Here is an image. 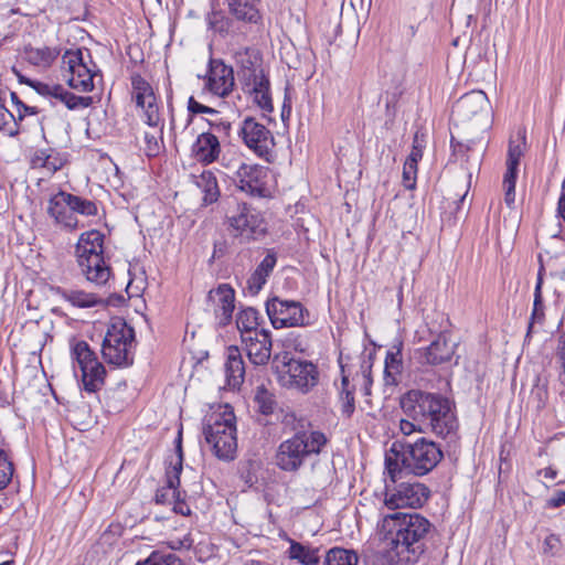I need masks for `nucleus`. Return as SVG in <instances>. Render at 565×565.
Returning <instances> with one entry per match:
<instances>
[{"label": "nucleus", "instance_id": "f3484780", "mask_svg": "<svg viewBox=\"0 0 565 565\" xmlns=\"http://www.w3.org/2000/svg\"><path fill=\"white\" fill-rule=\"evenodd\" d=\"M456 351V343L450 342L449 332L440 331L436 339L425 348L416 351V356L422 364L439 365L449 362Z\"/></svg>", "mask_w": 565, "mask_h": 565}, {"label": "nucleus", "instance_id": "4468645a", "mask_svg": "<svg viewBox=\"0 0 565 565\" xmlns=\"http://www.w3.org/2000/svg\"><path fill=\"white\" fill-rule=\"evenodd\" d=\"M429 490L420 482H401L385 493L384 503L388 509L419 508L428 499Z\"/></svg>", "mask_w": 565, "mask_h": 565}, {"label": "nucleus", "instance_id": "79ce46f5", "mask_svg": "<svg viewBox=\"0 0 565 565\" xmlns=\"http://www.w3.org/2000/svg\"><path fill=\"white\" fill-rule=\"evenodd\" d=\"M136 565H183L182 561L173 553L153 551L146 559Z\"/></svg>", "mask_w": 565, "mask_h": 565}, {"label": "nucleus", "instance_id": "a18cd8bd", "mask_svg": "<svg viewBox=\"0 0 565 565\" xmlns=\"http://www.w3.org/2000/svg\"><path fill=\"white\" fill-rule=\"evenodd\" d=\"M14 466L8 454L0 448V492L3 491L12 480Z\"/></svg>", "mask_w": 565, "mask_h": 565}, {"label": "nucleus", "instance_id": "9b49d317", "mask_svg": "<svg viewBox=\"0 0 565 565\" xmlns=\"http://www.w3.org/2000/svg\"><path fill=\"white\" fill-rule=\"evenodd\" d=\"M266 312L275 329L302 327L306 324L308 310L295 300L273 297L266 301Z\"/></svg>", "mask_w": 565, "mask_h": 565}, {"label": "nucleus", "instance_id": "f257e3e1", "mask_svg": "<svg viewBox=\"0 0 565 565\" xmlns=\"http://www.w3.org/2000/svg\"><path fill=\"white\" fill-rule=\"evenodd\" d=\"M380 527L386 542L384 555L391 562L408 565L425 553L433 524L417 512H394L383 516Z\"/></svg>", "mask_w": 565, "mask_h": 565}, {"label": "nucleus", "instance_id": "b1692460", "mask_svg": "<svg viewBox=\"0 0 565 565\" xmlns=\"http://www.w3.org/2000/svg\"><path fill=\"white\" fill-rule=\"evenodd\" d=\"M47 212L57 224L70 230L77 227L78 220L70 206L68 193L60 191L54 194L49 201Z\"/></svg>", "mask_w": 565, "mask_h": 565}, {"label": "nucleus", "instance_id": "1a4fd4ad", "mask_svg": "<svg viewBox=\"0 0 565 565\" xmlns=\"http://www.w3.org/2000/svg\"><path fill=\"white\" fill-rule=\"evenodd\" d=\"M62 60L70 74L68 85L79 92H92L95 79L102 75L96 70L89 51L87 49L67 50Z\"/></svg>", "mask_w": 565, "mask_h": 565}, {"label": "nucleus", "instance_id": "412c9836", "mask_svg": "<svg viewBox=\"0 0 565 565\" xmlns=\"http://www.w3.org/2000/svg\"><path fill=\"white\" fill-rule=\"evenodd\" d=\"M249 361L255 365H265L271 355L270 331L263 330L252 335L241 338Z\"/></svg>", "mask_w": 565, "mask_h": 565}, {"label": "nucleus", "instance_id": "58836bf2", "mask_svg": "<svg viewBox=\"0 0 565 565\" xmlns=\"http://www.w3.org/2000/svg\"><path fill=\"white\" fill-rule=\"evenodd\" d=\"M62 297L71 305L78 308H90L100 302V299L96 295L77 289L63 290Z\"/></svg>", "mask_w": 565, "mask_h": 565}, {"label": "nucleus", "instance_id": "393cba45", "mask_svg": "<svg viewBox=\"0 0 565 565\" xmlns=\"http://www.w3.org/2000/svg\"><path fill=\"white\" fill-rule=\"evenodd\" d=\"M182 433L179 430L178 438L175 440V458L174 461L171 460L170 468L167 469V484L169 486V490L171 491V499L174 502H183L185 501L186 493L185 491H180V475L182 472V463H183V452H182Z\"/></svg>", "mask_w": 565, "mask_h": 565}, {"label": "nucleus", "instance_id": "a878e982", "mask_svg": "<svg viewBox=\"0 0 565 565\" xmlns=\"http://www.w3.org/2000/svg\"><path fill=\"white\" fill-rule=\"evenodd\" d=\"M78 266L86 279L96 285H105L110 278L111 270L103 255H93L78 259Z\"/></svg>", "mask_w": 565, "mask_h": 565}, {"label": "nucleus", "instance_id": "2f4dec72", "mask_svg": "<svg viewBox=\"0 0 565 565\" xmlns=\"http://www.w3.org/2000/svg\"><path fill=\"white\" fill-rule=\"evenodd\" d=\"M231 13L238 20L256 23L260 19L258 0H227Z\"/></svg>", "mask_w": 565, "mask_h": 565}, {"label": "nucleus", "instance_id": "864d4df0", "mask_svg": "<svg viewBox=\"0 0 565 565\" xmlns=\"http://www.w3.org/2000/svg\"><path fill=\"white\" fill-rule=\"evenodd\" d=\"M188 110L191 115H196V114L216 115L217 114L216 109L199 103L193 96H191L188 100Z\"/></svg>", "mask_w": 565, "mask_h": 565}, {"label": "nucleus", "instance_id": "680f3d73", "mask_svg": "<svg viewBox=\"0 0 565 565\" xmlns=\"http://www.w3.org/2000/svg\"><path fill=\"white\" fill-rule=\"evenodd\" d=\"M173 510H174L175 513H179V514L184 515V516L190 515V513H191V509L186 504L185 501H183V502H174Z\"/></svg>", "mask_w": 565, "mask_h": 565}, {"label": "nucleus", "instance_id": "9d476101", "mask_svg": "<svg viewBox=\"0 0 565 565\" xmlns=\"http://www.w3.org/2000/svg\"><path fill=\"white\" fill-rule=\"evenodd\" d=\"M71 355L81 370L83 390L87 393L98 392L105 383L106 370L89 344L76 341L71 347Z\"/></svg>", "mask_w": 565, "mask_h": 565}, {"label": "nucleus", "instance_id": "ddd939ff", "mask_svg": "<svg viewBox=\"0 0 565 565\" xmlns=\"http://www.w3.org/2000/svg\"><path fill=\"white\" fill-rule=\"evenodd\" d=\"M238 135L245 146L259 158L267 161L275 146L270 130L253 117H246L239 127Z\"/></svg>", "mask_w": 565, "mask_h": 565}, {"label": "nucleus", "instance_id": "2eb2a0df", "mask_svg": "<svg viewBox=\"0 0 565 565\" xmlns=\"http://www.w3.org/2000/svg\"><path fill=\"white\" fill-rule=\"evenodd\" d=\"M131 96L137 107L141 108L146 124L158 127L161 124L159 106L152 86L140 75L131 76Z\"/></svg>", "mask_w": 565, "mask_h": 565}, {"label": "nucleus", "instance_id": "338daca9", "mask_svg": "<svg viewBox=\"0 0 565 565\" xmlns=\"http://www.w3.org/2000/svg\"><path fill=\"white\" fill-rule=\"evenodd\" d=\"M210 126L217 131L224 130L225 132L231 129V124L227 121L214 122L210 121Z\"/></svg>", "mask_w": 565, "mask_h": 565}, {"label": "nucleus", "instance_id": "e433bc0d", "mask_svg": "<svg viewBox=\"0 0 565 565\" xmlns=\"http://www.w3.org/2000/svg\"><path fill=\"white\" fill-rule=\"evenodd\" d=\"M53 89V97L62 102L70 110L85 109L93 104V97L77 96L61 85H56V88Z\"/></svg>", "mask_w": 565, "mask_h": 565}, {"label": "nucleus", "instance_id": "37998d69", "mask_svg": "<svg viewBox=\"0 0 565 565\" xmlns=\"http://www.w3.org/2000/svg\"><path fill=\"white\" fill-rule=\"evenodd\" d=\"M68 202L74 215L75 213L85 216H94L97 214V206L90 200L68 193Z\"/></svg>", "mask_w": 565, "mask_h": 565}, {"label": "nucleus", "instance_id": "8fccbe9b", "mask_svg": "<svg viewBox=\"0 0 565 565\" xmlns=\"http://www.w3.org/2000/svg\"><path fill=\"white\" fill-rule=\"evenodd\" d=\"M11 100L13 106L15 107V118L18 121L23 120L25 116L36 115L39 113L36 107L25 105L17 95V93H11Z\"/></svg>", "mask_w": 565, "mask_h": 565}, {"label": "nucleus", "instance_id": "6e6d98bb", "mask_svg": "<svg viewBox=\"0 0 565 565\" xmlns=\"http://www.w3.org/2000/svg\"><path fill=\"white\" fill-rule=\"evenodd\" d=\"M56 85L57 84L50 85V84H45L42 82L33 81L32 84L30 85V87H32L36 93H39L42 96L53 97V95H54L53 88H56Z\"/></svg>", "mask_w": 565, "mask_h": 565}, {"label": "nucleus", "instance_id": "5701e85b", "mask_svg": "<svg viewBox=\"0 0 565 565\" xmlns=\"http://www.w3.org/2000/svg\"><path fill=\"white\" fill-rule=\"evenodd\" d=\"M221 153L218 138L212 132L200 134L191 146L192 157L202 164L215 162Z\"/></svg>", "mask_w": 565, "mask_h": 565}, {"label": "nucleus", "instance_id": "49530a36", "mask_svg": "<svg viewBox=\"0 0 565 565\" xmlns=\"http://www.w3.org/2000/svg\"><path fill=\"white\" fill-rule=\"evenodd\" d=\"M372 355H365L363 354L360 358V372H358L353 379L352 382H359L361 385L371 386L373 383L372 375Z\"/></svg>", "mask_w": 565, "mask_h": 565}, {"label": "nucleus", "instance_id": "603ef678", "mask_svg": "<svg viewBox=\"0 0 565 565\" xmlns=\"http://www.w3.org/2000/svg\"><path fill=\"white\" fill-rule=\"evenodd\" d=\"M399 431L404 436H409L413 433H427V430H424L418 422H415L411 418H402L398 424Z\"/></svg>", "mask_w": 565, "mask_h": 565}, {"label": "nucleus", "instance_id": "4d7b16f0", "mask_svg": "<svg viewBox=\"0 0 565 565\" xmlns=\"http://www.w3.org/2000/svg\"><path fill=\"white\" fill-rule=\"evenodd\" d=\"M565 504V491L558 490L546 501V508L556 509Z\"/></svg>", "mask_w": 565, "mask_h": 565}, {"label": "nucleus", "instance_id": "13d9d810", "mask_svg": "<svg viewBox=\"0 0 565 565\" xmlns=\"http://www.w3.org/2000/svg\"><path fill=\"white\" fill-rule=\"evenodd\" d=\"M422 157H423V150L416 143V140H415L414 145H413V148H412V151H411L409 156L407 157V159L405 161L414 163V164H417L418 161L422 159Z\"/></svg>", "mask_w": 565, "mask_h": 565}, {"label": "nucleus", "instance_id": "39448f33", "mask_svg": "<svg viewBox=\"0 0 565 565\" xmlns=\"http://www.w3.org/2000/svg\"><path fill=\"white\" fill-rule=\"evenodd\" d=\"M135 331L124 320L111 322L102 343V355L106 363L127 367L134 363Z\"/></svg>", "mask_w": 565, "mask_h": 565}, {"label": "nucleus", "instance_id": "7c9ffc66", "mask_svg": "<svg viewBox=\"0 0 565 565\" xmlns=\"http://www.w3.org/2000/svg\"><path fill=\"white\" fill-rule=\"evenodd\" d=\"M290 546L287 551L288 557L301 565H318L320 562L319 548L299 543L289 539Z\"/></svg>", "mask_w": 565, "mask_h": 565}, {"label": "nucleus", "instance_id": "423d86ee", "mask_svg": "<svg viewBox=\"0 0 565 565\" xmlns=\"http://www.w3.org/2000/svg\"><path fill=\"white\" fill-rule=\"evenodd\" d=\"M274 362L278 383L282 387L307 394L319 382V372L312 362L290 358L287 352L276 355Z\"/></svg>", "mask_w": 565, "mask_h": 565}, {"label": "nucleus", "instance_id": "4be33fe9", "mask_svg": "<svg viewBox=\"0 0 565 565\" xmlns=\"http://www.w3.org/2000/svg\"><path fill=\"white\" fill-rule=\"evenodd\" d=\"M235 62L238 67V78L244 85L266 76L262 68V57L256 50H238L235 53Z\"/></svg>", "mask_w": 565, "mask_h": 565}, {"label": "nucleus", "instance_id": "c9c22d12", "mask_svg": "<svg viewBox=\"0 0 565 565\" xmlns=\"http://www.w3.org/2000/svg\"><path fill=\"white\" fill-rule=\"evenodd\" d=\"M196 185L203 193L205 205L216 202L220 198V188L215 174L212 171H203L196 179Z\"/></svg>", "mask_w": 565, "mask_h": 565}, {"label": "nucleus", "instance_id": "a19ab883", "mask_svg": "<svg viewBox=\"0 0 565 565\" xmlns=\"http://www.w3.org/2000/svg\"><path fill=\"white\" fill-rule=\"evenodd\" d=\"M542 276L539 274L537 282L534 290V301H533V310L531 315V320L529 323V332L532 331V328L535 323H542L544 321V305L542 297Z\"/></svg>", "mask_w": 565, "mask_h": 565}, {"label": "nucleus", "instance_id": "c85d7f7f", "mask_svg": "<svg viewBox=\"0 0 565 565\" xmlns=\"http://www.w3.org/2000/svg\"><path fill=\"white\" fill-rule=\"evenodd\" d=\"M77 260L104 254V234L97 230L85 232L76 244Z\"/></svg>", "mask_w": 565, "mask_h": 565}, {"label": "nucleus", "instance_id": "bf43d9fd", "mask_svg": "<svg viewBox=\"0 0 565 565\" xmlns=\"http://www.w3.org/2000/svg\"><path fill=\"white\" fill-rule=\"evenodd\" d=\"M367 565H397L396 562H391L384 554H376L370 558Z\"/></svg>", "mask_w": 565, "mask_h": 565}, {"label": "nucleus", "instance_id": "f704fd0d", "mask_svg": "<svg viewBox=\"0 0 565 565\" xmlns=\"http://www.w3.org/2000/svg\"><path fill=\"white\" fill-rule=\"evenodd\" d=\"M25 60L39 67L47 68L60 55V50L56 47H26L25 49Z\"/></svg>", "mask_w": 565, "mask_h": 565}, {"label": "nucleus", "instance_id": "a211bd4d", "mask_svg": "<svg viewBox=\"0 0 565 565\" xmlns=\"http://www.w3.org/2000/svg\"><path fill=\"white\" fill-rule=\"evenodd\" d=\"M234 85L233 67L220 60L211 61L205 88L215 96L226 97L232 93Z\"/></svg>", "mask_w": 565, "mask_h": 565}, {"label": "nucleus", "instance_id": "09e8293b", "mask_svg": "<svg viewBox=\"0 0 565 565\" xmlns=\"http://www.w3.org/2000/svg\"><path fill=\"white\" fill-rule=\"evenodd\" d=\"M51 154L45 149L36 150L31 157L32 168H45L50 172H55L60 166H50Z\"/></svg>", "mask_w": 565, "mask_h": 565}, {"label": "nucleus", "instance_id": "6e6552de", "mask_svg": "<svg viewBox=\"0 0 565 565\" xmlns=\"http://www.w3.org/2000/svg\"><path fill=\"white\" fill-rule=\"evenodd\" d=\"M225 218L230 234L243 243L259 239L267 232L263 214L244 202L227 211Z\"/></svg>", "mask_w": 565, "mask_h": 565}, {"label": "nucleus", "instance_id": "0e129e2a", "mask_svg": "<svg viewBox=\"0 0 565 565\" xmlns=\"http://www.w3.org/2000/svg\"><path fill=\"white\" fill-rule=\"evenodd\" d=\"M13 74L17 76L18 82L20 84H25L30 86L33 82V79H30L29 77L24 76L20 71H18L15 67L12 68Z\"/></svg>", "mask_w": 565, "mask_h": 565}, {"label": "nucleus", "instance_id": "aec40b11", "mask_svg": "<svg viewBox=\"0 0 565 565\" xmlns=\"http://www.w3.org/2000/svg\"><path fill=\"white\" fill-rule=\"evenodd\" d=\"M489 99L482 90H471L461 96L452 107V115L461 122L469 121L487 110Z\"/></svg>", "mask_w": 565, "mask_h": 565}, {"label": "nucleus", "instance_id": "c756f323", "mask_svg": "<svg viewBox=\"0 0 565 565\" xmlns=\"http://www.w3.org/2000/svg\"><path fill=\"white\" fill-rule=\"evenodd\" d=\"M342 355L339 359L340 366H341V373H342V380H341V386L339 390V403L341 407V413L347 418H350L354 411H355V401H354V392L356 384L353 383L349 374L345 372V367L342 364Z\"/></svg>", "mask_w": 565, "mask_h": 565}, {"label": "nucleus", "instance_id": "c03bdc74", "mask_svg": "<svg viewBox=\"0 0 565 565\" xmlns=\"http://www.w3.org/2000/svg\"><path fill=\"white\" fill-rule=\"evenodd\" d=\"M156 131L145 134L146 153L148 157H156L160 153L163 141H162V127H153Z\"/></svg>", "mask_w": 565, "mask_h": 565}, {"label": "nucleus", "instance_id": "7ed1b4c3", "mask_svg": "<svg viewBox=\"0 0 565 565\" xmlns=\"http://www.w3.org/2000/svg\"><path fill=\"white\" fill-rule=\"evenodd\" d=\"M443 457L440 446L426 437L414 443L394 441L385 455V469L393 482L403 473L423 477L434 470Z\"/></svg>", "mask_w": 565, "mask_h": 565}, {"label": "nucleus", "instance_id": "cd10ccee", "mask_svg": "<svg viewBox=\"0 0 565 565\" xmlns=\"http://www.w3.org/2000/svg\"><path fill=\"white\" fill-rule=\"evenodd\" d=\"M245 367L241 351L237 347L227 348L225 376L230 388L236 390L244 382Z\"/></svg>", "mask_w": 565, "mask_h": 565}, {"label": "nucleus", "instance_id": "4c0bfd02", "mask_svg": "<svg viewBox=\"0 0 565 565\" xmlns=\"http://www.w3.org/2000/svg\"><path fill=\"white\" fill-rule=\"evenodd\" d=\"M358 553L344 547L330 548L324 558V565H358Z\"/></svg>", "mask_w": 565, "mask_h": 565}, {"label": "nucleus", "instance_id": "72a5a7b5", "mask_svg": "<svg viewBox=\"0 0 565 565\" xmlns=\"http://www.w3.org/2000/svg\"><path fill=\"white\" fill-rule=\"evenodd\" d=\"M244 86L253 95V99L259 108L265 111L273 110V103L269 93V79L266 76L259 77V79L247 83Z\"/></svg>", "mask_w": 565, "mask_h": 565}, {"label": "nucleus", "instance_id": "f8f14e48", "mask_svg": "<svg viewBox=\"0 0 565 565\" xmlns=\"http://www.w3.org/2000/svg\"><path fill=\"white\" fill-rule=\"evenodd\" d=\"M268 178V170L266 168L244 162L237 167L232 175L233 182L241 191L259 198L270 195Z\"/></svg>", "mask_w": 565, "mask_h": 565}, {"label": "nucleus", "instance_id": "dca6fc26", "mask_svg": "<svg viewBox=\"0 0 565 565\" xmlns=\"http://www.w3.org/2000/svg\"><path fill=\"white\" fill-rule=\"evenodd\" d=\"M525 146V136L520 135L516 139L511 138L507 154V171L503 175L504 202L508 206H512L515 202V183L519 172V164L523 157Z\"/></svg>", "mask_w": 565, "mask_h": 565}, {"label": "nucleus", "instance_id": "69168bd1", "mask_svg": "<svg viewBox=\"0 0 565 565\" xmlns=\"http://www.w3.org/2000/svg\"><path fill=\"white\" fill-rule=\"evenodd\" d=\"M537 473L543 475L544 478H547V479H555L557 476V470L552 467H547V468L540 470Z\"/></svg>", "mask_w": 565, "mask_h": 565}, {"label": "nucleus", "instance_id": "3c124183", "mask_svg": "<svg viewBox=\"0 0 565 565\" xmlns=\"http://www.w3.org/2000/svg\"><path fill=\"white\" fill-rule=\"evenodd\" d=\"M417 164L405 161L403 167V183L407 190L416 185Z\"/></svg>", "mask_w": 565, "mask_h": 565}, {"label": "nucleus", "instance_id": "e2e57ef3", "mask_svg": "<svg viewBox=\"0 0 565 565\" xmlns=\"http://www.w3.org/2000/svg\"><path fill=\"white\" fill-rule=\"evenodd\" d=\"M556 358L557 361L561 363V366L565 364V334L562 335L559 340Z\"/></svg>", "mask_w": 565, "mask_h": 565}, {"label": "nucleus", "instance_id": "052dcab7", "mask_svg": "<svg viewBox=\"0 0 565 565\" xmlns=\"http://www.w3.org/2000/svg\"><path fill=\"white\" fill-rule=\"evenodd\" d=\"M192 544H193V541L189 536H185L183 540L172 541L170 543V547L172 550L190 548L192 546Z\"/></svg>", "mask_w": 565, "mask_h": 565}, {"label": "nucleus", "instance_id": "20e7f679", "mask_svg": "<svg viewBox=\"0 0 565 565\" xmlns=\"http://www.w3.org/2000/svg\"><path fill=\"white\" fill-rule=\"evenodd\" d=\"M327 443L328 438L320 430L298 431L279 445L276 463L284 471H297L307 457L320 454Z\"/></svg>", "mask_w": 565, "mask_h": 565}, {"label": "nucleus", "instance_id": "ea45409f", "mask_svg": "<svg viewBox=\"0 0 565 565\" xmlns=\"http://www.w3.org/2000/svg\"><path fill=\"white\" fill-rule=\"evenodd\" d=\"M403 370V360L401 350L388 351L385 358V381L387 384H396L397 375L402 373Z\"/></svg>", "mask_w": 565, "mask_h": 565}, {"label": "nucleus", "instance_id": "6ab92c4d", "mask_svg": "<svg viewBox=\"0 0 565 565\" xmlns=\"http://www.w3.org/2000/svg\"><path fill=\"white\" fill-rule=\"evenodd\" d=\"M207 300L213 307L216 322L220 327L227 326L235 309V291L227 284H221L217 288L210 290Z\"/></svg>", "mask_w": 565, "mask_h": 565}, {"label": "nucleus", "instance_id": "f03ea898", "mask_svg": "<svg viewBox=\"0 0 565 565\" xmlns=\"http://www.w3.org/2000/svg\"><path fill=\"white\" fill-rule=\"evenodd\" d=\"M399 405L408 418L436 436L447 438L458 429L455 404L439 393L409 390L402 395Z\"/></svg>", "mask_w": 565, "mask_h": 565}, {"label": "nucleus", "instance_id": "774afa93", "mask_svg": "<svg viewBox=\"0 0 565 565\" xmlns=\"http://www.w3.org/2000/svg\"><path fill=\"white\" fill-rule=\"evenodd\" d=\"M169 495H171L169 487L167 489L159 490L156 494L157 502H164Z\"/></svg>", "mask_w": 565, "mask_h": 565}, {"label": "nucleus", "instance_id": "0eeeda50", "mask_svg": "<svg viewBox=\"0 0 565 565\" xmlns=\"http://www.w3.org/2000/svg\"><path fill=\"white\" fill-rule=\"evenodd\" d=\"M205 440L212 446L215 456L223 460H232L236 454L237 439L235 416L232 411L212 414L204 424Z\"/></svg>", "mask_w": 565, "mask_h": 565}, {"label": "nucleus", "instance_id": "bb28decb", "mask_svg": "<svg viewBox=\"0 0 565 565\" xmlns=\"http://www.w3.org/2000/svg\"><path fill=\"white\" fill-rule=\"evenodd\" d=\"M276 263V253L273 249L268 250L264 259L259 263V265L255 268L246 281V288L250 295L255 296L263 289L267 282L268 277L273 273Z\"/></svg>", "mask_w": 565, "mask_h": 565}, {"label": "nucleus", "instance_id": "de8ad7c7", "mask_svg": "<svg viewBox=\"0 0 565 565\" xmlns=\"http://www.w3.org/2000/svg\"><path fill=\"white\" fill-rule=\"evenodd\" d=\"M0 130L6 131L9 136H15L19 132L14 113L9 111L3 106L0 107Z\"/></svg>", "mask_w": 565, "mask_h": 565}, {"label": "nucleus", "instance_id": "473e14b6", "mask_svg": "<svg viewBox=\"0 0 565 565\" xmlns=\"http://www.w3.org/2000/svg\"><path fill=\"white\" fill-rule=\"evenodd\" d=\"M259 312L255 308L247 307L239 310L236 315V326L241 338L263 331L264 329L259 328Z\"/></svg>", "mask_w": 565, "mask_h": 565}, {"label": "nucleus", "instance_id": "5fc2aeb1", "mask_svg": "<svg viewBox=\"0 0 565 565\" xmlns=\"http://www.w3.org/2000/svg\"><path fill=\"white\" fill-rule=\"evenodd\" d=\"M559 546H561L559 537L556 534H550L544 540L543 550H544V553L554 555L558 552Z\"/></svg>", "mask_w": 565, "mask_h": 565}]
</instances>
